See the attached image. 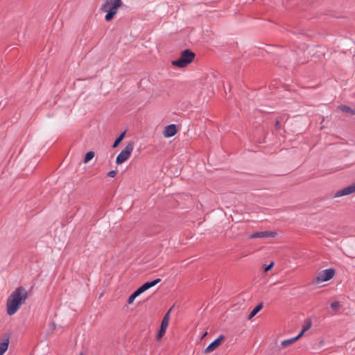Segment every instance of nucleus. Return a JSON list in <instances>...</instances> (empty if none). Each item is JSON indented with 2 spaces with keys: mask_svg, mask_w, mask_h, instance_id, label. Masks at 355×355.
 <instances>
[{
  "mask_svg": "<svg viewBox=\"0 0 355 355\" xmlns=\"http://www.w3.org/2000/svg\"><path fill=\"white\" fill-rule=\"evenodd\" d=\"M28 298V291L22 286L17 288L8 297L6 302L7 313L14 315L25 303Z\"/></svg>",
  "mask_w": 355,
  "mask_h": 355,
  "instance_id": "f257e3e1",
  "label": "nucleus"
},
{
  "mask_svg": "<svg viewBox=\"0 0 355 355\" xmlns=\"http://www.w3.org/2000/svg\"><path fill=\"white\" fill-rule=\"evenodd\" d=\"M194 57V53L189 49H185L182 52L180 57L175 60H173L171 63L173 66L180 68L185 67L193 61Z\"/></svg>",
  "mask_w": 355,
  "mask_h": 355,
  "instance_id": "f03ea898",
  "label": "nucleus"
},
{
  "mask_svg": "<svg viewBox=\"0 0 355 355\" xmlns=\"http://www.w3.org/2000/svg\"><path fill=\"white\" fill-rule=\"evenodd\" d=\"M135 144L133 141H130L127 144L125 147L121 150V152L117 155L116 159V163L121 164L125 162L130 156L133 151Z\"/></svg>",
  "mask_w": 355,
  "mask_h": 355,
  "instance_id": "7ed1b4c3",
  "label": "nucleus"
},
{
  "mask_svg": "<svg viewBox=\"0 0 355 355\" xmlns=\"http://www.w3.org/2000/svg\"><path fill=\"white\" fill-rule=\"evenodd\" d=\"M335 275V270L333 268H328L321 271L316 277L318 284L327 282L333 278Z\"/></svg>",
  "mask_w": 355,
  "mask_h": 355,
  "instance_id": "20e7f679",
  "label": "nucleus"
},
{
  "mask_svg": "<svg viewBox=\"0 0 355 355\" xmlns=\"http://www.w3.org/2000/svg\"><path fill=\"white\" fill-rule=\"evenodd\" d=\"M122 2L121 0H108L102 7L103 11H116L121 7Z\"/></svg>",
  "mask_w": 355,
  "mask_h": 355,
  "instance_id": "39448f33",
  "label": "nucleus"
},
{
  "mask_svg": "<svg viewBox=\"0 0 355 355\" xmlns=\"http://www.w3.org/2000/svg\"><path fill=\"white\" fill-rule=\"evenodd\" d=\"M276 235H277V233L275 232H272V231L257 232L250 234L249 239H253L270 238V237H275Z\"/></svg>",
  "mask_w": 355,
  "mask_h": 355,
  "instance_id": "423d86ee",
  "label": "nucleus"
},
{
  "mask_svg": "<svg viewBox=\"0 0 355 355\" xmlns=\"http://www.w3.org/2000/svg\"><path fill=\"white\" fill-rule=\"evenodd\" d=\"M355 192V184L349 185L343 189L338 191L335 195V198H338L347 195H349Z\"/></svg>",
  "mask_w": 355,
  "mask_h": 355,
  "instance_id": "0eeeda50",
  "label": "nucleus"
},
{
  "mask_svg": "<svg viewBox=\"0 0 355 355\" xmlns=\"http://www.w3.org/2000/svg\"><path fill=\"white\" fill-rule=\"evenodd\" d=\"M224 339L223 335L219 336L216 340L211 343L205 349V352L209 353L215 350L221 343V341Z\"/></svg>",
  "mask_w": 355,
  "mask_h": 355,
  "instance_id": "6e6552de",
  "label": "nucleus"
},
{
  "mask_svg": "<svg viewBox=\"0 0 355 355\" xmlns=\"http://www.w3.org/2000/svg\"><path fill=\"white\" fill-rule=\"evenodd\" d=\"M176 132V125L175 124H171L165 127L163 134L165 137L168 138L174 136Z\"/></svg>",
  "mask_w": 355,
  "mask_h": 355,
  "instance_id": "1a4fd4ad",
  "label": "nucleus"
},
{
  "mask_svg": "<svg viewBox=\"0 0 355 355\" xmlns=\"http://www.w3.org/2000/svg\"><path fill=\"white\" fill-rule=\"evenodd\" d=\"M9 342V337L4 338L0 341V355H3L8 350Z\"/></svg>",
  "mask_w": 355,
  "mask_h": 355,
  "instance_id": "9d476101",
  "label": "nucleus"
},
{
  "mask_svg": "<svg viewBox=\"0 0 355 355\" xmlns=\"http://www.w3.org/2000/svg\"><path fill=\"white\" fill-rule=\"evenodd\" d=\"M160 281H161L160 279H154L152 282H146L141 287L142 290H144V291H146L148 289H149L150 288L155 286L157 284L160 282Z\"/></svg>",
  "mask_w": 355,
  "mask_h": 355,
  "instance_id": "9b49d317",
  "label": "nucleus"
},
{
  "mask_svg": "<svg viewBox=\"0 0 355 355\" xmlns=\"http://www.w3.org/2000/svg\"><path fill=\"white\" fill-rule=\"evenodd\" d=\"M262 307H263L262 303H259L258 305H257L254 308V309L250 313V314L248 315V319L250 320L254 316H255L257 315V313L262 309Z\"/></svg>",
  "mask_w": 355,
  "mask_h": 355,
  "instance_id": "f8f14e48",
  "label": "nucleus"
},
{
  "mask_svg": "<svg viewBox=\"0 0 355 355\" xmlns=\"http://www.w3.org/2000/svg\"><path fill=\"white\" fill-rule=\"evenodd\" d=\"M295 342H296V339H295L294 338H290V339H287V340H284L281 342L279 347H282V348L287 347L288 346L293 344Z\"/></svg>",
  "mask_w": 355,
  "mask_h": 355,
  "instance_id": "ddd939ff",
  "label": "nucleus"
},
{
  "mask_svg": "<svg viewBox=\"0 0 355 355\" xmlns=\"http://www.w3.org/2000/svg\"><path fill=\"white\" fill-rule=\"evenodd\" d=\"M339 110L344 112L351 113L352 114H355V110H352L351 107L347 105H340L338 107Z\"/></svg>",
  "mask_w": 355,
  "mask_h": 355,
  "instance_id": "4468645a",
  "label": "nucleus"
},
{
  "mask_svg": "<svg viewBox=\"0 0 355 355\" xmlns=\"http://www.w3.org/2000/svg\"><path fill=\"white\" fill-rule=\"evenodd\" d=\"M125 132H121L119 136L116 138V139L115 140V141L114 142L113 145H112V147L113 148H116L118 146V145L121 143V141L123 139L124 137H125Z\"/></svg>",
  "mask_w": 355,
  "mask_h": 355,
  "instance_id": "2eb2a0df",
  "label": "nucleus"
},
{
  "mask_svg": "<svg viewBox=\"0 0 355 355\" xmlns=\"http://www.w3.org/2000/svg\"><path fill=\"white\" fill-rule=\"evenodd\" d=\"M94 157V153L93 151H89L86 153L85 158H84V162L87 163L91 159H92Z\"/></svg>",
  "mask_w": 355,
  "mask_h": 355,
  "instance_id": "dca6fc26",
  "label": "nucleus"
},
{
  "mask_svg": "<svg viewBox=\"0 0 355 355\" xmlns=\"http://www.w3.org/2000/svg\"><path fill=\"white\" fill-rule=\"evenodd\" d=\"M107 14L105 15V19L107 21H110L114 15L116 14V11H105Z\"/></svg>",
  "mask_w": 355,
  "mask_h": 355,
  "instance_id": "f3484780",
  "label": "nucleus"
},
{
  "mask_svg": "<svg viewBox=\"0 0 355 355\" xmlns=\"http://www.w3.org/2000/svg\"><path fill=\"white\" fill-rule=\"evenodd\" d=\"M324 340L322 339H320L318 340H317L314 344H313V349H320L324 345Z\"/></svg>",
  "mask_w": 355,
  "mask_h": 355,
  "instance_id": "a211bd4d",
  "label": "nucleus"
},
{
  "mask_svg": "<svg viewBox=\"0 0 355 355\" xmlns=\"http://www.w3.org/2000/svg\"><path fill=\"white\" fill-rule=\"evenodd\" d=\"M340 306V302H338V301H335V302H333L331 304V308L335 311H337L339 309Z\"/></svg>",
  "mask_w": 355,
  "mask_h": 355,
  "instance_id": "6ab92c4d",
  "label": "nucleus"
},
{
  "mask_svg": "<svg viewBox=\"0 0 355 355\" xmlns=\"http://www.w3.org/2000/svg\"><path fill=\"white\" fill-rule=\"evenodd\" d=\"M166 329L167 328L165 327L160 326V329H159V331L158 334H157V337L159 338H162L164 335Z\"/></svg>",
  "mask_w": 355,
  "mask_h": 355,
  "instance_id": "aec40b11",
  "label": "nucleus"
},
{
  "mask_svg": "<svg viewBox=\"0 0 355 355\" xmlns=\"http://www.w3.org/2000/svg\"><path fill=\"white\" fill-rule=\"evenodd\" d=\"M137 297H138V296H137V294L134 292V293H133L131 295H130V297H128V303L129 304H131L134 302L135 299Z\"/></svg>",
  "mask_w": 355,
  "mask_h": 355,
  "instance_id": "412c9836",
  "label": "nucleus"
},
{
  "mask_svg": "<svg viewBox=\"0 0 355 355\" xmlns=\"http://www.w3.org/2000/svg\"><path fill=\"white\" fill-rule=\"evenodd\" d=\"M311 326V322L310 320H309L307 322V324L303 327V328H302L303 331H304V332L306 331L308 329H309Z\"/></svg>",
  "mask_w": 355,
  "mask_h": 355,
  "instance_id": "4be33fe9",
  "label": "nucleus"
},
{
  "mask_svg": "<svg viewBox=\"0 0 355 355\" xmlns=\"http://www.w3.org/2000/svg\"><path fill=\"white\" fill-rule=\"evenodd\" d=\"M168 322H169V320L163 318L162 323H161V326L165 327L167 328V327L168 325Z\"/></svg>",
  "mask_w": 355,
  "mask_h": 355,
  "instance_id": "5701e85b",
  "label": "nucleus"
},
{
  "mask_svg": "<svg viewBox=\"0 0 355 355\" xmlns=\"http://www.w3.org/2000/svg\"><path fill=\"white\" fill-rule=\"evenodd\" d=\"M144 291V290H142L141 287L140 286L139 288H138L135 291V293L137 294V296H139V295H141V293H143Z\"/></svg>",
  "mask_w": 355,
  "mask_h": 355,
  "instance_id": "b1692460",
  "label": "nucleus"
},
{
  "mask_svg": "<svg viewBox=\"0 0 355 355\" xmlns=\"http://www.w3.org/2000/svg\"><path fill=\"white\" fill-rule=\"evenodd\" d=\"M172 309H173V307H171V308L168 310V312L166 313V315H164V319H166V320H170V313H171V311Z\"/></svg>",
  "mask_w": 355,
  "mask_h": 355,
  "instance_id": "393cba45",
  "label": "nucleus"
},
{
  "mask_svg": "<svg viewBox=\"0 0 355 355\" xmlns=\"http://www.w3.org/2000/svg\"><path fill=\"white\" fill-rule=\"evenodd\" d=\"M116 172L115 171H110L108 173H107V175L110 178H114L116 176Z\"/></svg>",
  "mask_w": 355,
  "mask_h": 355,
  "instance_id": "a878e982",
  "label": "nucleus"
},
{
  "mask_svg": "<svg viewBox=\"0 0 355 355\" xmlns=\"http://www.w3.org/2000/svg\"><path fill=\"white\" fill-rule=\"evenodd\" d=\"M273 266H274V262H271L268 266H267L265 268L264 270H265L266 272H267V271L270 270L273 267Z\"/></svg>",
  "mask_w": 355,
  "mask_h": 355,
  "instance_id": "bb28decb",
  "label": "nucleus"
},
{
  "mask_svg": "<svg viewBox=\"0 0 355 355\" xmlns=\"http://www.w3.org/2000/svg\"><path fill=\"white\" fill-rule=\"evenodd\" d=\"M304 334V331H303V330L302 329V331L299 333V334L297 336L293 337V338L295 339H296V341H297L303 336Z\"/></svg>",
  "mask_w": 355,
  "mask_h": 355,
  "instance_id": "cd10ccee",
  "label": "nucleus"
},
{
  "mask_svg": "<svg viewBox=\"0 0 355 355\" xmlns=\"http://www.w3.org/2000/svg\"><path fill=\"white\" fill-rule=\"evenodd\" d=\"M55 328V324L53 323L52 324V329H54Z\"/></svg>",
  "mask_w": 355,
  "mask_h": 355,
  "instance_id": "c85d7f7f",
  "label": "nucleus"
},
{
  "mask_svg": "<svg viewBox=\"0 0 355 355\" xmlns=\"http://www.w3.org/2000/svg\"><path fill=\"white\" fill-rule=\"evenodd\" d=\"M80 355H83V354H80Z\"/></svg>",
  "mask_w": 355,
  "mask_h": 355,
  "instance_id": "c756f323",
  "label": "nucleus"
}]
</instances>
